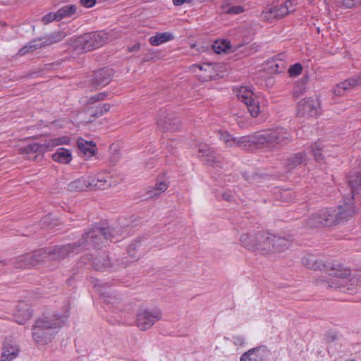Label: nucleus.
<instances>
[{
	"label": "nucleus",
	"instance_id": "f257e3e1",
	"mask_svg": "<svg viewBox=\"0 0 361 361\" xmlns=\"http://www.w3.org/2000/svg\"><path fill=\"white\" fill-rule=\"evenodd\" d=\"M120 229L116 230L111 227L94 226L85 232L77 243L56 246L48 252L45 250H37L33 253L21 255L15 259L12 263L17 269H25L36 266L45 258L47 255H49L52 259H63L66 257L82 252L90 245L94 247H99L104 243V239L112 241L120 235Z\"/></svg>",
	"mask_w": 361,
	"mask_h": 361
},
{
	"label": "nucleus",
	"instance_id": "f03ea898",
	"mask_svg": "<svg viewBox=\"0 0 361 361\" xmlns=\"http://www.w3.org/2000/svg\"><path fill=\"white\" fill-rule=\"evenodd\" d=\"M240 242L243 247L249 250L256 251L262 255H269L288 250L292 243V239L260 231L242 234Z\"/></svg>",
	"mask_w": 361,
	"mask_h": 361
},
{
	"label": "nucleus",
	"instance_id": "7ed1b4c3",
	"mask_svg": "<svg viewBox=\"0 0 361 361\" xmlns=\"http://www.w3.org/2000/svg\"><path fill=\"white\" fill-rule=\"evenodd\" d=\"M68 314L61 316L59 314L43 315L34 323L32 335L37 343H47L58 334L64 324Z\"/></svg>",
	"mask_w": 361,
	"mask_h": 361
},
{
	"label": "nucleus",
	"instance_id": "20e7f679",
	"mask_svg": "<svg viewBox=\"0 0 361 361\" xmlns=\"http://www.w3.org/2000/svg\"><path fill=\"white\" fill-rule=\"evenodd\" d=\"M348 182L350 187V194L344 195L343 200L337 208H333L334 218L336 219L335 224L347 221L355 214L354 196L361 192V177H357V179H353L350 177Z\"/></svg>",
	"mask_w": 361,
	"mask_h": 361
},
{
	"label": "nucleus",
	"instance_id": "39448f33",
	"mask_svg": "<svg viewBox=\"0 0 361 361\" xmlns=\"http://www.w3.org/2000/svg\"><path fill=\"white\" fill-rule=\"evenodd\" d=\"M109 39V35L103 31L85 33L68 40L71 46L79 51H89L104 45Z\"/></svg>",
	"mask_w": 361,
	"mask_h": 361
},
{
	"label": "nucleus",
	"instance_id": "423d86ee",
	"mask_svg": "<svg viewBox=\"0 0 361 361\" xmlns=\"http://www.w3.org/2000/svg\"><path fill=\"white\" fill-rule=\"evenodd\" d=\"M330 278L328 280H322L321 283L326 288L334 289L345 288L348 282L350 270L339 264H333L329 270Z\"/></svg>",
	"mask_w": 361,
	"mask_h": 361
},
{
	"label": "nucleus",
	"instance_id": "0eeeda50",
	"mask_svg": "<svg viewBox=\"0 0 361 361\" xmlns=\"http://www.w3.org/2000/svg\"><path fill=\"white\" fill-rule=\"evenodd\" d=\"M295 5L293 4V0H287L280 5H269L262 12L261 18L264 20L272 22L295 11Z\"/></svg>",
	"mask_w": 361,
	"mask_h": 361
},
{
	"label": "nucleus",
	"instance_id": "6e6552de",
	"mask_svg": "<svg viewBox=\"0 0 361 361\" xmlns=\"http://www.w3.org/2000/svg\"><path fill=\"white\" fill-rule=\"evenodd\" d=\"M161 318V312L159 309L140 310L137 314V326L140 330L145 331L152 327Z\"/></svg>",
	"mask_w": 361,
	"mask_h": 361
},
{
	"label": "nucleus",
	"instance_id": "1a4fd4ad",
	"mask_svg": "<svg viewBox=\"0 0 361 361\" xmlns=\"http://www.w3.org/2000/svg\"><path fill=\"white\" fill-rule=\"evenodd\" d=\"M320 114L319 99L314 97L304 98L298 104L297 115L300 117H317Z\"/></svg>",
	"mask_w": 361,
	"mask_h": 361
},
{
	"label": "nucleus",
	"instance_id": "9d476101",
	"mask_svg": "<svg viewBox=\"0 0 361 361\" xmlns=\"http://www.w3.org/2000/svg\"><path fill=\"white\" fill-rule=\"evenodd\" d=\"M157 126L162 131H176L179 129L180 121L173 114H168L166 110H160L158 114Z\"/></svg>",
	"mask_w": 361,
	"mask_h": 361
},
{
	"label": "nucleus",
	"instance_id": "9b49d317",
	"mask_svg": "<svg viewBox=\"0 0 361 361\" xmlns=\"http://www.w3.org/2000/svg\"><path fill=\"white\" fill-rule=\"evenodd\" d=\"M270 140L272 148H279L289 143L292 137L289 132L283 128L270 131Z\"/></svg>",
	"mask_w": 361,
	"mask_h": 361
},
{
	"label": "nucleus",
	"instance_id": "f8f14e48",
	"mask_svg": "<svg viewBox=\"0 0 361 361\" xmlns=\"http://www.w3.org/2000/svg\"><path fill=\"white\" fill-rule=\"evenodd\" d=\"M92 267L97 271H108L116 269L117 265L112 262L111 259L105 253H102L95 257L92 261Z\"/></svg>",
	"mask_w": 361,
	"mask_h": 361
},
{
	"label": "nucleus",
	"instance_id": "ddd939ff",
	"mask_svg": "<svg viewBox=\"0 0 361 361\" xmlns=\"http://www.w3.org/2000/svg\"><path fill=\"white\" fill-rule=\"evenodd\" d=\"M112 75L113 70L111 68H102L94 72L92 83L96 87H104L110 82Z\"/></svg>",
	"mask_w": 361,
	"mask_h": 361
},
{
	"label": "nucleus",
	"instance_id": "4468645a",
	"mask_svg": "<svg viewBox=\"0 0 361 361\" xmlns=\"http://www.w3.org/2000/svg\"><path fill=\"white\" fill-rule=\"evenodd\" d=\"M46 150L45 145L32 143L20 149L23 154L27 155V159H35L39 155H42Z\"/></svg>",
	"mask_w": 361,
	"mask_h": 361
},
{
	"label": "nucleus",
	"instance_id": "2eb2a0df",
	"mask_svg": "<svg viewBox=\"0 0 361 361\" xmlns=\"http://www.w3.org/2000/svg\"><path fill=\"white\" fill-rule=\"evenodd\" d=\"M109 174L106 173H98L95 177L89 176V180H90V183H91L90 190L105 189L109 187Z\"/></svg>",
	"mask_w": 361,
	"mask_h": 361
},
{
	"label": "nucleus",
	"instance_id": "dca6fc26",
	"mask_svg": "<svg viewBox=\"0 0 361 361\" xmlns=\"http://www.w3.org/2000/svg\"><path fill=\"white\" fill-rule=\"evenodd\" d=\"M20 351L19 346L11 342H5L1 356V361H12L15 359Z\"/></svg>",
	"mask_w": 361,
	"mask_h": 361
},
{
	"label": "nucleus",
	"instance_id": "f3484780",
	"mask_svg": "<svg viewBox=\"0 0 361 361\" xmlns=\"http://www.w3.org/2000/svg\"><path fill=\"white\" fill-rule=\"evenodd\" d=\"M253 147L257 149L269 148L272 149L269 132L263 134H252Z\"/></svg>",
	"mask_w": 361,
	"mask_h": 361
},
{
	"label": "nucleus",
	"instance_id": "a211bd4d",
	"mask_svg": "<svg viewBox=\"0 0 361 361\" xmlns=\"http://www.w3.org/2000/svg\"><path fill=\"white\" fill-rule=\"evenodd\" d=\"M197 157L202 159V161L207 165H213L215 162L213 151L205 144H201L198 146Z\"/></svg>",
	"mask_w": 361,
	"mask_h": 361
},
{
	"label": "nucleus",
	"instance_id": "6ab92c4d",
	"mask_svg": "<svg viewBox=\"0 0 361 361\" xmlns=\"http://www.w3.org/2000/svg\"><path fill=\"white\" fill-rule=\"evenodd\" d=\"M32 317L30 308L25 304H20L14 314V319L18 324H23Z\"/></svg>",
	"mask_w": 361,
	"mask_h": 361
},
{
	"label": "nucleus",
	"instance_id": "aec40b11",
	"mask_svg": "<svg viewBox=\"0 0 361 361\" xmlns=\"http://www.w3.org/2000/svg\"><path fill=\"white\" fill-rule=\"evenodd\" d=\"M90 181L89 177H82L71 182L68 185L67 188L71 192L90 190L91 183Z\"/></svg>",
	"mask_w": 361,
	"mask_h": 361
},
{
	"label": "nucleus",
	"instance_id": "412c9836",
	"mask_svg": "<svg viewBox=\"0 0 361 361\" xmlns=\"http://www.w3.org/2000/svg\"><path fill=\"white\" fill-rule=\"evenodd\" d=\"M260 352L266 353V347L259 346L248 350L241 355L240 361H259L262 360V357L259 355Z\"/></svg>",
	"mask_w": 361,
	"mask_h": 361
},
{
	"label": "nucleus",
	"instance_id": "4be33fe9",
	"mask_svg": "<svg viewBox=\"0 0 361 361\" xmlns=\"http://www.w3.org/2000/svg\"><path fill=\"white\" fill-rule=\"evenodd\" d=\"M77 145L80 151L85 156L92 157L96 152L95 144L92 141H87L80 138L77 141Z\"/></svg>",
	"mask_w": 361,
	"mask_h": 361
},
{
	"label": "nucleus",
	"instance_id": "5701e85b",
	"mask_svg": "<svg viewBox=\"0 0 361 361\" xmlns=\"http://www.w3.org/2000/svg\"><path fill=\"white\" fill-rule=\"evenodd\" d=\"M317 214L322 221L324 226H331L335 224V219L334 218V209L333 208H326L319 210L317 212Z\"/></svg>",
	"mask_w": 361,
	"mask_h": 361
},
{
	"label": "nucleus",
	"instance_id": "b1692460",
	"mask_svg": "<svg viewBox=\"0 0 361 361\" xmlns=\"http://www.w3.org/2000/svg\"><path fill=\"white\" fill-rule=\"evenodd\" d=\"M54 161L61 164H68L72 160V154L69 149L60 147L52 154Z\"/></svg>",
	"mask_w": 361,
	"mask_h": 361
},
{
	"label": "nucleus",
	"instance_id": "393cba45",
	"mask_svg": "<svg viewBox=\"0 0 361 361\" xmlns=\"http://www.w3.org/2000/svg\"><path fill=\"white\" fill-rule=\"evenodd\" d=\"M173 36L171 33L164 32L159 33L149 38V43L152 46H159L164 42H169L173 39Z\"/></svg>",
	"mask_w": 361,
	"mask_h": 361
},
{
	"label": "nucleus",
	"instance_id": "a878e982",
	"mask_svg": "<svg viewBox=\"0 0 361 361\" xmlns=\"http://www.w3.org/2000/svg\"><path fill=\"white\" fill-rule=\"evenodd\" d=\"M235 146L250 149L253 147L252 134L235 138Z\"/></svg>",
	"mask_w": 361,
	"mask_h": 361
},
{
	"label": "nucleus",
	"instance_id": "bb28decb",
	"mask_svg": "<svg viewBox=\"0 0 361 361\" xmlns=\"http://www.w3.org/2000/svg\"><path fill=\"white\" fill-rule=\"evenodd\" d=\"M305 154L304 153L300 152L289 158L287 160L286 166L288 169L290 170L299 165L302 164L305 162Z\"/></svg>",
	"mask_w": 361,
	"mask_h": 361
},
{
	"label": "nucleus",
	"instance_id": "cd10ccee",
	"mask_svg": "<svg viewBox=\"0 0 361 361\" xmlns=\"http://www.w3.org/2000/svg\"><path fill=\"white\" fill-rule=\"evenodd\" d=\"M70 142H71V138L67 135H64V136H61V137H55V138H53V139L49 140L46 143L45 147H46V149H51L53 147H57L59 145H68L70 143Z\"/></svg>",
	"mask_w": 361,
	"mask_h": 361
},
{
	"label": "nucleus",
	"instance_id": "c85d7f7f",
	"mask_svg": "<svg viewBox=\"0 0 361 361\" xmlns=\"http://www.w3.org/2000/svg\"><path fill=\"white\" fill-rule=\"evenodd\" d=\"M302 263L308 269L314 270L320 269L322 266V263L320 262H317V257L312 255L305 256L302 259Z\"/></svg>",
	"mask_w": 361,
	"mask_h": 361
},
{
	"label": "nucleus",
	"instance_id": "c756f323",
	"mask_svg": "<svg viewBox=\"0 0 361 361\" xmlns=\"http://www.w3.org/2000/svg\"><path fill=\"white\" fill-rule=\"evenodd\" d=\"M76 9V6L73 4L63 6L56 12L59 20L63 18L72 16L75 13Z\"/></svg>",
	"mask_w": 361,
	"mask_h": 361
},
{
	"label": "nucleus",
	"instance_id": "7c9ffc66",
	"mask_svg": "<svg viewBox=\"0 0 361 361\" xmlns=\"http://www.w3.org/2000/svg\"><path fill=\"white\" fill-rule=\"evenodd\" d=\"M238 99L240 100L244 104L247 103L249 100L252 99L253 92L248 90L246 87H241L237 94Z\"/></svg>",
	"mask_w": 361,
	"mask_h": 361
},
{
	"label": "nucleus",
	"instance_id": "2f4dec72",
	"mask_svg": "<svg viewBox=\"0 0 361 361\" xmlns=\"http://www.w3.org/2000/svg\"><path fill=\"white\" fill-rule=\"evenodd\" d=\"M65 37V34L63 32H54L47 37L45 39V45L50 46L53 44L61 41Z\"/></svg>",
	"mask_w": 361,
	"mask_h": 361
},
{
	"label": "nucleus",
	"instance_id": "473e14b6",
	"mask_svg": "<svg viewBox=\"0 0 361 361\" xmlns=\"http://www.w3.org/2000/svg\"><path fill=\"white\" fill-rule=\"evenodd\" d=\"M245 104L246 105L249 112L252 117H257L259 115L260 109L259 102L257 100L253 98L252 99L249 100V102Z\"/></svg>",
	"mask_w": 361,
	"mask_h": 361
},
{
	"label": "nucleus",
	"instance_id": "72a5a7b5",
	"mask_svg": "<svg viewBox=\"0 0 361 361\" xmlns=\"http://www.w3.org/2000/svg\"><path fill=\"white\" fill-rule=\"evenodd\" d=\"M351 90L350 83L347 80L338 83L334 87L333 92L335 95L341 96L345 94V92L348 90Z\"/></svg>",
	"mask_w": 361,
	"mask_h": 361
},
{
	"label": "nucleus",
	"instance_id": "f704fd0d",
	"mask_svg": "<svg viewBox=\"0 0 361 361\" xmlns=\"http://www.w3.org/2000/svg\"><path fill=\"white\" fill-rule=\"evenodd\" d=\"M229 44L230 42L226 40H223L221 42L216 41L212 45V49L215 53L221 54L222 52L226 51L227 49L231 48Z\"/></svg>",
	"mask_w": 361,
	"mask_h": 361
},
{
	"label": "nucleus",
	"instance_id": "c9c22d12",
	"mask_svg": "<svg viewBox=\"0 0 361 361\" xmlns=\"http://www.w3.org/2000/svg\"><path fill=\"white\" fill-rule=\"evenodd\" d=\"M168 187V184L166 182L161 181L157 183L153 190L148 192L149 193V197L158 196L160 193L166 191Z\"/></svg>",
	"mask_w": 361,
	"mask_h": 361
},
{
	"label": "nucleus",
	"instance_id": "e433bc0d",
	"mask_svg": "<svg viewBox=\"0 0 361 361\" xmlns=\"http://www.w3.org/2000/svg\"><path fill=\"white\" fill-rule=\"evenodd\" d=\"M270 63V68L274 72L281 73L286 69V62L283 59H273Z\"/></svg>",
	"mask_w": 361,
	"mask_h": 361
},
{
	"label": "nucleus",
	"instance_id": "4c0bfd02",
	"mask_svg": "<svg viewBox=\"0 0 361 361\" xmlns=\"http://www.w3.org/2000/svg\"><path fill=\"white\" fill-rule=\"evenodd\" d=\"M235 138L227 132H219V139L226 147H235Z\"/></svg>",
	"mask_w": 361,
	"mask_h": 361
},
{
	"label": "nucleus",
	"instance_id": "58836bf2",
	"mask_svg": "<svg viewBox=\"0 0 361 361\" xmlns=\"http://www.w3.org/2000/svg\"><path fill=\"white\" fill-rule=\"evenodd\" d=\"M319 218L317 213L312 214L310 218L307 220V224L308 226L312 228H317L320 226H324L322 221L319 220Z\"/></svg>",
	"mask_w": 361,
	"mask_h": 361
},
{
	"label": "nucleus",
	"instance_id": "ea45409f",
	"mask_svg": "<svg viewBox=\"0 0 361 361\" xmlns=\"http://www.w3.org/2000/svg\"><path fill=\"white\" fill-rule=\"evenodd\" d=\"M322 149V146L320 142L315 143L312 147V153L317 161L323 159Z\"/></svg>",
	"mask_w": 361,
	"mask_h": 361
},
{
	"label": "nucleus",
	"instance_id": "a19ab883",
	"mask_svg": "<svg viewBox=\"0 0 361 361\" xmlns=\"http://www.w3.org/2000/svg\"><path fill=\"white\" fill-rule=\"evenodd\" d=\"M245 8L243 6H233L224 10L227 14L237 15L243 13Z\"/></svg>",
	"mask_w": 361,
	"mask_h": 361
},
{
	"label": "nucleus",
	"instance_id": "79ce46f5",
	"mask_svg": "<svg viewBox=\"0 0 361 361\" xmlns=\"http://www.w3.org/2000/svg\"><path fill=\"white\" fill-rule=\"evenodd\" d=\"M302 67L300 63H297L291 66L288 69V73L291 77H296L301 74Z\"/></svg>",
	"mask_w": 361,
	"mask_h": 361
},
{
	"label": "nucleus",
	"instance_id": "37998d69",
	"mask_svg": "<svg viewBox=\"0 0 361 361\" xmlns=\"http://www.w3.org/2000/svg\"><path fill=\"white\" fill-rule=\"evenodd\" d=\"M47 46V45H45V39L44 37L33 39L30 42V47H31V49H32L33 51Z\"/></svg>",
	"mask_w": 361,
	"mask_h": 361
},
{
	"label": "nucleus",
	"instance_id": "c03bdc74",
	"mask_svg": "<svg viewBox=\"0 0 361 361\" xmlns=\"http://www.w3.org/2000/svg\"><path fill=\"white\" fill-rule=\"evenodd\" d=\"M350 83V88L353 89L357 86H361V73L352 76L347 79Z\"/></svg>",
	"mask_w": 361,
	"mask_h": 361
},
{
	"label": "nucleus",
	"instance_id": "a18cd8bd",
	"mask_svg": "<svg viewBox=\"0 0 361 361\" xmlns=\"http://www.w3.org/2000/svg\"><path fill=\"white\" fill-rule=\"evenodd\" d=\"M54 20H59L57 13H49L44 16L42 18V21L44 25H47Z\"/></svg>",
	"mask_w": 361,
	"mask_h": 361
},
{
	"label": "nucleus",
	"instance_id": "49530a36",
	"mask_svg": "<svg viewBox=\"0 0 361 361\" xmlns=\"http://www.w3.org/2000/svg\"><path fill=\"white\" fill-rule=\"evenodd\" d=\"M360 0H343V6L347 8H353L360 6Z\"/></svg>",
	"mask_w": 361,
	"mask_h": 361
},
{
	"label": "nucleus",
	"instance_id": "de8ad7c7",
	"mask_svg": "<svg viewBox=\"0 0 361 361\" xmlns=\"http://www.w3.org/2000/svg\"><path fill=\"white\" fill-rule=\"evenodd\" d=\"M232 342L237 346H243L245 343V339L243 336L236 335L232 337Z\"/></svg>",
	"mask_w": 361,
	"mask_h": 361
},
{
	"label": "nucleus",
	"instance_id": "09e8293b",
	"mask_svg": "<svg viewBox=\"0 0 361 361\" xmlns=\"http://www.w3.org/2000/svg\"><path fill=\"white\" fill-rule=\"evenodd\" d=\"M106 93L105 92H101V93H99L96 95H94L92 97H91L90 98V102L91 103H94V102H99V101H101V100H103L105 99V97H106Z\"/></svg>",
	"mask_w": 361,
	"mask_h": 361
},
{
	"label": "nucleus",
	"instance_id": "8fccbe9b",
	"mask_svg": "<svg viewBox=\"0 0 361 361\" xmlns=\"http://www.w3.org/2000/svg\"><path fill=\"white\" fill-rule=\"evenodd\" d=\"M31 51H33V49H31V47H30V42H29L27 45L24 46L23 48H21L19 50L18 54L20 56H23V55H25L26 54L31 52Z\"/></svg>",
	"mask_w": 361,
	"mask_h": 361
},
{
	"label": "nucleus",
	"instance_id": "3c124183",
	"mask_svg": "<svg viewBox=\"0 0 361 361\" xmlns=\"http://www.w3.org/2000/svg\"><path fill=\"white\" fill-rule=\"evenodd\" d=\"M222 197L224 200L231 202L233 200V194L231 190H227L224 192L222 194Z\"/></svg>",
	"mask_w": 361,
	"mask_h": 361
},
{
	"label": "nucleus",
	"instance_id": "603ef678",
	"mask_svg": "<svg viewBox=\"0 0 361 361\" xmlns=\"http://www.w3.org/2000/svg\"><path fill=\"white\" fill-rule=\"evenodd\" d=\"M99 107V114L103 115L104 113L107 112L110 109V104H103L102 105L98 106Z\"/></svg>",
	"mask_w": 361,
	"mask_h": 361
},
{
	"label": "nucleus",
	"instance_id": "864d4df0",
	"mask_svg": "<svg viewBox=\"0 0 361 361\" xmlns=\"http://www.w3.org/2000/svg\"><path fill=\"white\" fill-rule=\"evenodd\" d=\"M304 90H305V87L302 85H298L294 89L293 94H294V96L298 97L300 94H301Z\"/></svg>",
	"mask_w": 361,
	"mask_h": 361
},
{
	"label": "nucleus",
	"instance_id": "5fc2aeb1",
	"mask_svg": "<svg viewBox=\"0 0 361 361\" xmlns=\"http://www.w3.org/2000/svg\"><path fill=\"white\" fill-rule=\"evenodd\" d=\"M80 2L85 6L90 8L94 6L95 0H80Z\"/></svg>",
	"mask_w": 361,
	"mask_h": 361
},
{
	"label": "nucleus",
	"instance_id": "6e6d98bb",
	"mask_svg": "<svg viewBox=\"0 0 361 361\" xmlns=\"http://www.w3.org/2000/svg\"><path fill=\"white\" fill-rule=\"evenodd\" d=\"M99 107L97 106L96 108L93 109L90 111V114L94 116H101L102 115L99 114Z\"/></svg>",
	"mask_w": 361,
	"mask_h": 361
},
{
	"label": "nucleus",
	"instance_id": "4d7b16f0",
	"mask_svg": "<svg viewBox=\"0 0 361 361\" xmlns=\"http://www.w3.org/2000/svg\"><path fill=\"white\" fill-rule=\"evenodd\" d=\"M191 0H173L174 5L180 6L186 2H190Z\"/></svg>",
	"mask_w": 361,
	"mask_h": 361
},
{
	"label": "nucleus",
	"instance_id": "13d9d810",
	"mask_svg": "<svg viewBox=\"0 0 361 361\" xmlns=\"http://www.w3.org/2000/svg\"><path fill=\"white\" fill-rule=\"evenodd\" d=\"M140 47V44H138V43L135 44L133 47L128 48L129 51H130V52L137 51V50H139Z\"/></svg>",
	"mask_w": 361,
	"mask_h": 361
},
{
	"label": "nucleus",
	"instance_id": "bf43d9fd",
	"mask_svg": "<svg viewBox=\"0 0 361 361\" xmlns=\"http://www.w3.org/2000/svg\"><path fill=\"white\" fill-rule=\"evenodd\" d=\"M336 334H332V335L329 334L327 339L330 341H333L334 340L336 339Z\"/></svg>",
	"mask_w": 361,
	"mask_h": 361
},
{
	"label": "nucleus",
	"instance_id": "052dcab7",
	"mask_svg": "<svg viewBox=\"0 0 361 361\" xmlns=\"http://www.w3.org/2000/svg\"><path fill=\"white\" fill-rule=\"evenodd\" d=\"M135 245H133V244L130 245L129 246V247H128V253H129V254H130L131 250H135Z\"/></svg>",
	"mask_w": 361,
	"mask_h": 361
},
{
	"label": "nucleus",
	"instance_id": "680f3d73",
	"mask_svg": "<svg viewBox=\"0 0 361 361\" xmlns=\"http://www.w3.org/2000/svg\"><path fill=\"white\" fill-rule=\"evenodd\" d=\"M243 177H244L245 180H248V181H250L252 179L251 177L250 176H247L246 173L243 174Z\"/></svg>",
	"mask_w": 361,
	"mask_h": 361
},
{
	"label": "nucleus",
	"instance_id": "e2e57ef3",
	"mask_svg": "<svg viewBox=\"0 0 361 361\" xmlns=\"http://www.w3.org/2000/svg\"><path fill=\"white\" fill-rule=\"evenodd\" d=\"M288 194H289V192H288V191H285V192H284V195H285V196H288Z\"/></svg>",
	"mask_w": 361,
	"mask_h": 361
},
{
	"label": "nucleus",
	"instance_id": "0e129e2a",
	"mask_svg": "<svg viewBox=\"0 0 361 361\" xmlns=\"http://www.w3.org/2000/svg\"><path fill=\"white\" fill-rule=\"evenodd\" d=\"M198 67H199V68H200V70H202V69L203 68H202V66H198Z\"/></svg>",
	"mask_w": 361,
	"mask_h": 361
},
{
	"label": "nucleus",
	"instance_id": "69168bd1",
	"mask_svg": "<svg viewBox=\"0 0 361 361\" xmlns=\"http://www.w3.org/2000/svg\"><path fill=\"white\" fill-rule=\"evenodd\" d=\"M359 1H360V5H361V0H360Z\"/></svg>",
	"mask_w": 361,
	"mask_h": 361
}]
</instances>
